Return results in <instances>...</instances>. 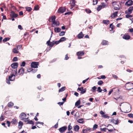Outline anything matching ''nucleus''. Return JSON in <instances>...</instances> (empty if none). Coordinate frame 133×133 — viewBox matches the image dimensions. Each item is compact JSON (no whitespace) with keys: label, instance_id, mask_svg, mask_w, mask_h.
Segmentation results:
<instances>
[{"label":"nucleus","instance_id":"nucleus-1","mask_svg":"<svg viewBox=\"0 0 133 133\" xmlns=\"http://www.w3.org/2000/svg\"><path fill=\"white\" fill-rule=\"evenodd\" d=\"M19 118L21 120L25 122V121L28 119L29 117L28 116L27 117L26 115L24 113L22 112L20 114Z\"/></svg>","mask_w":133,"mask_h":133},{"label":"nucleus","instance_id":"nucleus-2","mask_svg":"<svg viewBox=\"0 0 133 133\" xmlns=\"http://www.w3.org/2000/svg\"><path fill=\"white\" fill-rule=\"evenodd\" d=\"M126 87L128 89H133V83H130L129 82L126 83L125 84Z\"/></svg>","mask_w":133,"mask_h":133},{"label":"nucleus","instance_id":"nucleus-3","mask_svg":"<svg viewBox=\"0 0 133 133\" xmlns=\"http://www.w3.org/2000/svg\"><path fill=\"white\" fill-rule=\"evenodd\" d=\"M38 62H33L31 64V67L32 68H37L38 67Z\"/></svg>","mask_w":133,"mask_h":133},{"label":"nucleus","instance_id":"nucleus-4","mask_svg":"<svg viewBox=\"0 0 133 133\" xmlns=\"http://www.w3.org/2000/svg\"><path fill=\"white\" fill-rule=\"evenodd\" d=\"M122 38L125 40H128L131 37L128 34V33H126L123 35Z\"/></svg>","mask_w":133,"mask_h":133},{"label":"nucleus","instance_id":"nucleus-5","mask_svg":"<svg viewBox=\"0 0 133 133\" xmlns=\"http://www.w3.org/2000/svg\"><path fill=\"white\" fill-rule=\"evenodd\" d=\"M10 16L11 18H16L18 15V14H16L14 11H11Z\"/></svg>","mask_w":133,"mask_h":133},{"label":"nucleus","instance_id":"nucleus-6","mask_svg":"<svg viewBox=\"0 0 133 133\" xmlns=\"http://www.w3.org/2000/svg\"><path fill=\"white\" fill-rule=\"evenodd\" d=\"M66 9L65 8L63 7H60L58 9L57 12L58 13H62L65 11Z\"/></svg>","mask_w":133,"mask_h":133},{"label":"nucleus","instance_id":"nucleus-7","mask_svg":"<svg viewBox=\"0 0 133 133\" xmlns=\"http://www.w3.org/2000/svg\"><path fill=\"white\" fill-rule=\"evenodd\" d=\"M51 39V38H50L49 40L46 43L48 45L50 46L51 47H52L54 45V41H52V42H50Z\"/></svg>","mask_w":133,"mask_h":133},{"label":"nucleus","instance_id":"nucleus-8","mask_svg":"<svg viewBox=\"0 0 133 133\" xmlns=\"http://www.w3.org/2000/svg\"><path fill=\"white\" fill-rule=\"evenodd\" d=\"M24 69L22 68L19 69L18 72V75H23L24 73Z\"/></svg>","mask_w":133,"mask_h":133},{"label":"nucleus","instance_id":"nucleus-9","mask_svg":"<svg viewBox=\"0 0 133 133\" xmlns=\"http://www.w3.org/2000/svg\"><path fill=\"white\" fill-rule=\"evenodd\" d=\"M133 5V1L131 0H129L125 3V5L128 6H130Z\"/></svg>","mask_w":133,"mask_h":133},{"label":"nucleus","instance_id":"nucleus-10","mask_svg":"<svg viewBox=\"0 0 133 133\" xmlns=\"http://www.w3.org/2000/svg\"><path fill=\"white\" fill-rule=\"evenodd\" d=\"M15 75L14 74H11V75L9 77L8 79L10 81H12L15 80Z\"/></svg>","mask_w":133,"mask_h":133},{"label":"nucleus","instance_id":"nucleus-11","mask_svg":"<svg viewBox=\"0 0 133 133\" xmlns=\"http://www.w3.org/2000/svg\"><path fill=\"white\" fill-rule=\"evenodd\" d=\"M76 3V1L75 0H71L70 1V4L71 7L70 8L71 9H72L73 7L75 6V3Z\"/></svg>","mask_w":133,"mask_h":133},{"label":"nucleus","instance_id":"nucleus-12","mask_svg":"<svg viewBox=\"0 0 133 133\" xmlns=\"http://www.w3.org/2000/svg\"><path fill=\"white\" fill-rule=\"evenodd\" d=\"M59 25V21H55L51 24L52 27L58 26Z\"/></svg>","mask_w":133,"mask_h":133},{"label":"nucleus","instance_id":"nucleus-13","mask_svg":"<svg viewBox=\"0 0 133 133\" xmlns=\"http://www.w3.org/2000/svg\"><path fill=\"white\" fill-rule=\"evenodd\" d=\"M67 128V127L66 126H64L59 128V130L61 132H62L65 131Z\"/></svg>","mask_w":133,"mask_h":133},{"label":"nucleus","instance_id":"nucleus-14","mask_svg":"<svg viewBox=\"0 0 133 133\" xmlns=\"http://www.w3.org/2000/svg\"><path fill=\"white\" fill-rule=\"evenodd\" d=\"M18 63L17 62H14L11 65V66L14 69H16L18 67Z\"/></svg>","mask_w":133,"mask_h":133},{"label":"nucleus","instance_id":"nucleus-15","mask_svg":"<svg viewBox=\"0 0 133 133\" xmlns=\"http://www.w3.org/2000/svg\"><path fill=\"white\" fill-rule=\"evenodd\" d=\"M56 19V17L55 16H52L49 18V21L50 22H52L53 23L55 21Z\"/></svg>","mask_w":133,"mask_h":133},{"label":"nucleus","instance_id":"nucleus-16","mask_svg":"<svg viewBox=\"0 0 133 133\" xmlns=\"http://www.w3.org/2000/svg\"><path fill=\"white\" fill-rule=\"evenodd\" d=\"M26 124H34V122L32 120H29L27 119L24 122Z\"/></svg>","mask_w":133,"mask_h":133},{"label":"nucleus","instance_id":"nucleus-17","mask_svg":"<svg viewBox=\"0 0 133 133\" xmlns=\"http://www.w3.org/2000/svg\"><path fill=\"white\" fill-rule=\"evenodd\" d=\"M84 51H79L77 52L76 54L78 56H82L84 54Z\"/></svg>","mask_w":133,"mask_h":133},{"label":"nucleus","instance_id":"nucleus-18","mask_svg":"<svg viewBox=\"0 0 133 133\" xmlns=\"http://www.w3.org/2000/svg\"><path fill=\"white\" fill-rule=\"evenodd\" d=\"M84 35L82 32H81L77 35V37L79 39L82 38L84 37Z\"/></svg>","mask_w":133,"mask_h":133},{"label":"nucleus","instance_id":"nucleus-19","mask_svg":"<svg viewBox=\"0 0 133 133\" xmlns=\"http://www.w3.org/2000/svg\"><path fill=\"white\" fill-rule=\"evenodd\" d=\"M101 44L102 45H107L108 44V41L103 40L101 43Z\"/></svg>","mask_w":133,"mask_h":133},{"label":"nucleus","instance_id":"nucleus-20","mask_svg":"<svg viewBox=\"0 0 133 133\" xmlns=\"http://www.w3.org/2000/svg\"><path fill=\"white\" fill-rule=\"evenodd\" d=\"M118 13V11H116L113 13L112 14L111 16V17L112 18L115 17L117 16V14Z\"/></svg>","mask_w":133,"mask_h":133},{"label":"nucleus","instance_id":"nucleus-21","mask_svg":"<svg viewBox=\"0 0 133 133\" xmlns=\"http://www.w3.org/2000/svg\"><path fill=\"white\" fill-rule=\"evenodd\" d=\"M111 122L115 124H117L118 123V119H117L116 120H115L114 119H112L111 120Z\"/></svg>","mask_w":133,"mask_h":133},{"label":"nucleus","instance_id":"nucleus-22","mask_svg":"<svg viewBox=\"0 0 133 133\" xmlns=\"http://www.w3.org/2000/svg\"><path fill=\"white\" fill-rule=\"evenodd\" d=\"M133 10V6L130 7L128 9V12L129 14H131L132 12V11Z\"/></svg>","mask_w":133,"mask_h":133},{"label":"nucleus","instance_id":"nucleus-23","mask_svg":"<svg viewBox=\"0 0 133 133\" xmlns=\"http://www.w3.org/2000/svg\"><path fill=\"white\" fill-rule=\"evenodd\" d=\"M61 29L58 27L55 28L54 29L55 32L56 33L59 32L61 30Z\"/></svg>","mask_w":133,"mask_h":133},{"label":"nucleus","instance_id":"nucleus-24","mask_svg":"<svg viewBox=\"0 0 133 133\" xmlns=\"http://www.w3.org/2000/svg\"><path fill=\"white\" fill-rule=\"evenodd\" d=\"M79 129L78 125H76L74 127V130L76 131H78Z\"/></svg>","mask_w":133,"mask_h":133},{"label":"nucleus","instance_id":"nucleus-25","mask_svg":"<svg viewBox=\"0 0 133 133\" xmlns=\"http://www.w3.org/2000/svg\"><path fill=\"white\" fill-rule=\"evenodd\" d=\"M102 23L108 25L110 23V21L109 20H103Z\"/></svg>","mask_w":133,"mask_h":133},{"label":"nucleus","instance_id":"nucleus-26","mask_svg":"<svg viewBox=\"0 0 133 133\" xmlns=\"http://www.w3.org/2000/svg\"><path fill=\"white\" fill-rule=\"evenodd\" d=\"M66 87H62L61 89H60L58 90V92H62L65 90Z\"/></svg>","mask_w":133,"mask_h":133},{"label":"nucleus","instance_id":"nucleus-27","mask_svg":"<svg viewBox=\"0 0 133 133\" xmlns=\"http://www.w3.org/2000/svg\"><path fill=\"white\" fill-rule=\"evenodd\" d=\"M26 9V11H28V12H30L31 11L32 9L30 7H26L25 8Z\"/></svg>","mask_w":133,"mask_h":133},{"label":"nucleus","instance_id":"nucleus-28","mask_svg":"<svg viewBox=\"0 0 133 133\" xmlns=\"http://www.w3.org/2000/svg\"><path fill=\"white\" fill-rule=\"evenodd\" d=\"M81 103L80 100L79 99L77 101L75 104V106L76 107H78L79 105H80Z\"/></svg>","mask_w":133,"mask_h":133},{"label":"nucleus","instance_id":"nucleus-29","mask_svg":"<svg viewBox=\"0 0 133 133\" xmlns=\"http://www.w3.org/2000/svg\"><path fill=\"white\" fill-rule=\"evenodd\" d=\"M14 105V103L11 102H9L8 103V107L9 108H11Z\"/></svg>","mask_w":133,"mask_h":133},{"label":"nucleus","instance_id":"nucleus-30","mask_svg":"<svg viewBox=\"0 0 133 133\" xmlns=\"http://www.w3.org/2000/svg\"><path fill=\"white\" fill-rule=\"evenodd\" d=\"M92 89L91 91L93 92H95L96 91V90L97 89V88L95 86L93 87L92 88Z\"/></svg>","mask_w":133,"mask_h":133},{"label":"nucleus","instance_id":"nucleus-31","mask_svg":"<svg viewBox=\"0 0 133 133\" xmlns=\"http://www.w3.org/2000/svg\"><path fill=\"white\" fill-rule=\"evenodd\" d=\"M77 122L80 123H83L84 122L83 119V118L79 119L77 120Z\"/></svg>","mask_w":133,"mask_h":133},{"label":"nucleus","instance_id":"nucleus-32","mask_svg":"<svg viewBox=\"0 0 133 133\" xmlns=\"http://www.w3.org/2000/svg\"><path fill=\"white\" fill-rule=\"evenodd\" d=\"M13 52L15 54L18 53V50L17 49V48H15L13 49Z\"/></svg>","mask_w":133,"mask_h":133},{"label":"nucleus","instance_id":"nucleus-33","mask_svg":"<svg viewBox=\"0 0 133 133\" xmlns=\"http://www.w3.org/2000/svg\"><path fill=\"white\" fill-rule=\"evenodd\" d=\"M17 122V120L15 119H12V121L11 122V123L13 124H14Z\"/></svg>","mask_w":133,"mask_h":133},{"label":"nucleus","instance_id":"nucleus-34","mask_svg":"<svg viewBox=\"0 0 133 133\" xmlns=\"http://www.w3.org/2000/svg\"><path fill=\"white\" fill-rule=\"evenodd\" d=\"M102 6L101 5H99L97 9V11H99L102 8Z\"/></svg>","mask_w":133,"mask_h":133},{"label":"nucleus","instance_id":"nucleus-35","mask_svg":"<svg viewBox=\"0 0 133 133\" xmlns=\"http://www.w3.org/2000/svg\"><path fill=\"white\" fill-rule=\"evenodd\" d=\"M66 39L65 37H63L61 38L59 40L60 42H61L65 41Z\"/></svg>","mask_w":133,"mask_h":133},{"label":"nucleus","instance_id":"nucleus-36","mask_svg":"<svg viewBox=\"0 0 133 133\" xmlns=\"http://www.w3.org/2000/svg\"><path fill=\"white\" fill-rule=\"evenodd\" d=\"M39 8V5H36L35 6L34 9V10H38Z\"/></svg>","mask_w":133,"mask_h":133},{"label":"nucleus","instance_id":"nucleus-37","mask_svg":"<svg viewBox=\"0 0 133 133\" xmlns=\"http://www.w3.org/2000/svg\"><path fill=\"white\" fill-rule=\"evenodd\" d=\"M102 116L104 118H109V116L107 114H105L103 115H102Z\"/></svg>","mask_w":133,"mask_h":133},{"label":"nucleus","instance_id":"nucleus-38","mask_svg":"<svg viewBox=\"0 0 133 133\" xmlns=\"http://www.w3.org/2000/svg\"><path fill=\"white\" fill-rule=\"evenodd\" d=\"M103 82L101 80L99 81L97 83L99 85H101L103 84Z\"/></svg>","mask_w":133,"mask_h":133},{"label":"nucleus","instance_id":"nucleus-39","mask_svg":"<svg viewBox=\"0 0 133 133\" xmlns=\"http://www.w3.org/2000/svg\"><path fill=\"white\" fill-rule=\"evenodd\" d=\"M10 39V38L9 37H6L3 39V42H6L8 41H9Z\"/></svg>","mask_w":133,"mask_h":133},{"label":"nucleus","instance_id":"nucleus-40","mask_svg":"<svg viewBox=\"0 0 133 133\" xmlns=\"http://www.w3.org/2000/svg\"><path fill=\"white\" fill-rule=\"evenodd\" d=\"M85 11L87 13H90L91 12V11L89 9H85Z\"/></svg>","mask_w":133,"mask_h":133},{"label":"nucleus","instance_id":"nucleus-41","mask_svg":"<svg viewBox=\"0 0 133 133\" xmlns=\"http://www.w3.org/2000/svg\"><path fill=\"white\" fill-rule=\"evenodd\" d=\"M110 28H111V30H113L115 28L114 26V25H113L112 23H111L110 24Z\"/></svg>","mask_w":133,"mask_h":133},{"label":"nucleus","instance_id":"nucleus-42","mask_svg":"<svg viewBox=\"0 0 133 133\" xmlns=\"http://www.w3.org/2000/svg\"><path fill=\"white\" fill-rule=\"evenodd\" d=\"M86 89L85 88L83 89H82V91L81 92V93L82 94H83L84 93H85L86 92Z\"/></svg>","mask_w":133,"mask_h":133},{"label":"nucleus","instance_id":"nucleus-43","mask_svg":"<svg viewBox=\"0 0 133 133\" xmlns=\"http://www.w3.org/2000/svg\"><path fill=\"white\" fill-rule=\"evenodd\" d=\"M98 2V0H93V5H95Z\"/></svg>","mask_w":133,"mask_h":133},{"label":"nucleus","instance_id":"nucleus-44","mask_svg":"<svg viewBox=\"0 0 133 133\" xmlns=\"http://www.w3.org/2000/svg\"><path fill=\"white\" fill-rule=\"evenodd\" d=\"M22 45H19L16 46V48H17V50H18L22 48Z\"/></svg>","mask_w":133,"mask_h":133},{"label":"nucleus","instance_id":"nucleus-45","mask_svg":"<svg viewBox=\"0 0 133 133\" xmlns=\"http://www.w3.org/2000/svg\"><path fill=\"white\" fill-rule=\"evenodd\" d=\"M65 32L64 31H62L59 34V35L60 36H62L65 35Z\"/></svg>","mask_w":133,"mask_h":133},{"label":"nucleus","instance_id":"nucleus-46","mask_svg":"<svg viewBox=\"0 0 133 133\" xmlns=\"http://www.w3.org/2000/svg\"><path fill=\"white\" fill-rule=\"evenodd\" d=\"M12 71L13 73L12 74H14L15 75H16L17 73V70L16 69L14 70H12Z\"/></svg>","mask_w":133,"mask_h":133},{"label":"nucleus","instance_id":"nucleus-47","mask_svg":"<svg viewBox=\"0 0 133 133\" xmlns=\"http://www.w3.org/2000/svg\"><path fill=\"white\" fill-rule=\"evenodd\" d=\"M102 90L101 89V88L100 87H99L97 88V91L99 92H102Z\"/></svg>","mask_w":133,"mask_h":133},{"label":"nucleus","instance_id":"nucleus-48","mask_svg":"<svg viewBox=\"0 0 133 133\" xmlns=\"http://www.w3.org/2000/svg\"><path fill=\"white\" fill-rule=\"evenodd\" d=\"M98 127V125H97L96 124H95L93 126V130H94L97 129Z\"/></svg>","mask_w":133,"mask_h":133},{"label":"nucleus","instance_id":"nucleus-49","mask_svg":"<svg viewBox=\"0 0 133 133\" xmlns=\"http://www.w3.org/2000/svg\"><path fill=\"white\" fill-rule=\"evenodd\" d=\"M107 129L105 128H101L100 130L101 131H103L105 132L106 131V130Z\"/></svg>","mask_w":133,"mask_h":133},{"label":"nucleus","instance_id":"nucleus-50","mask_svg":"<svg viewBox=\"0 0 133 133\" xmlns=\"http://www.w3.org/2000/svg\"><path fill=\"white\" fill-rule=\"evenodd\" d=\"M125 17L126 18H131L132 16V15H127L125 16Z\"/></svg>","mask_w":133,"mask_h":133},{"label":"nucleus","instance_id":"nucleus-51","mask_svg":"<svg viewBox=\"0 0 133 133\" xmlns=\"http://www.w3.org/2000/svg\"><path fill=\"white\" fill-rule=\"evenodd\" d=\"M26 64L25 62L24 61H23L22 62V64H21L20 65L21 66H24Z\"/></svg>","mask_w":133,"mask_h":133},{"label":"nucleus","instance_id":"nucleus-52","mask_svg":"<svg viewBox=\"0 0 133 133\" xmlns=\"http://www.w3.org/2000/svg\"><path fill=\"white\" fill-rule=\"evenodd\" d=\"M72 127L70 124L68 126V130L69 131H70L72 129Z\"/></svg>","mask_w":133,"mask_h":133},{"label":"nucleus","instance_id":"nucleus-53","mask_svg":"<svg viewBox=\"0 0 133 133\" xmlns=\"http://www.w3.org/2000/svg\"><path fill=\"white\" fill-rule=\"evenodd\" d=\"M18 60V58L17 57H14L12 61L13 62L16 61Z\"/></svg>","mask_w":133,"mask_h":133},{"label":"nucleus","instance_id":"nucleus-54","mask_svg":"<svg viewBox=\"0 0 133 133\" xmlns=\"http://www.w3.org/2000/svg\"><path fill=\"white\" fill-rule=\"evenodd\" d=\"M4 119V116H3L2 115L0 117V121H3Z\"/></svg>","mask_w":133,"mask_h":133},{"label":"nucleus","instance_id":"nucleus-55","mask_svg":"<svg viewBox=\"0 0 133 133\" xmlns=\"http://www.w3.org/2000/svg\"><path fill=\"white\" fill-rule=\"evenodd\" d=\"M37 69H32L31 72L33 73H34L36 72L37 71Z\"/></svg>","mask_w":133,"mask_h":133},{"label":"nucleus","instance_id":"nucleus-56","mask_svg":"<svg viewBox=\"0 0 133 133\" xmlns=\"http://www.w3.org/2000/svg\"><path fill=\"white\" fill-rule=\"evenodd\" d=\"M60 42H61L59 40V41H54V44H55L56 45L58 44Z\"/></svg>","mask_w":133,"mask_h":133},{"label":"nucleus","instance_id":"nucleus-57","mask_svg":"<svg viewBox=\"0 0 133 133\" xmlns=\"http://www.w3.org/2000/svg\"><path fill=\"white\" fill-rule=\"evenodd\" d=\"M113 77L115 79H117L118 78V77L116 75L114 74L112 75Z\"/></svg>","mask_w":133,"mask_h":133},{"label":"nucleus","instance_id":"nucleus-58","mask_svg":"<svg viewBox=\"0 0 133 133\" xmlns=\"http://www.w3.org/2000/svg\"><path fill=\"white\" fill-rule=\"evenodd\" d=\"M58 127V123H56L54 126V128L55 129L57 128Z\"/></svg>","mask_w":133,"mask_h":133},{"label":"nucleus","instance_id":"nucleus-59","mask_svg":"<svg viewBox=\"0 0 133 133\" xmlns=\"http://www.w3.org/2000/svg\"><path fill=\"white\" fill-rule=\"evenodd\" d=\"M128 116L130 117H133V115L132 114H129L128 115Z\"/></svg>","mask_w":133,"mask_h":133},{"label":"nucleus","instance_id":"nucleus-60","mask_svg":"<svg viewBox=\"0 0 133 133\" xmlns=\"http://www.w3.org/2000/svg\"><path fill=\"white\" fill-rule=\"evenodd\" d=\"M129 30L130 32H132V35L133 36V28H131V29H129Z\"/></svg>","mask_w":133,"mask_h":133},{"label":"nucleus","instance_id":"nucleus-61","mask_svg":"<svg viewBox=\"0 0 133 133\" xmlns=\"http://www.w3.org/2000/svg\"><path fill=\"white\" fill-rule=\"evenodd\" d=\"M89 77L86 79L83 80L82 81L83 83V84L85 83V82L89 79Z\"/></svg>","mask_w":133,"mask_h":133},{"label":"nucleus","instance_id":"nucleus-62","mask_svg":"<svg viewBox=\"0 0 133 133\" xmlns=\"http://www.w3.org/2000/svg\"><path fill=\"white\" fill-rule=\"evenodd\" d=\"M83 89V87H82L80 88L78 87V88L77 89L78 90H79V91H81V92Z\"/></svg>","mask_w":133,"mask_h":133},{"label":"nucleus","instance_id":"nucleus-63","mask_svg":"<svg viewBox=\"0 0 133 133\" xmlns=\"http://www.w3.org/2000/svg\"><path fill=\"white\" fill-rule=\"evenodd\" d=\"M114 9L115 10H119V8L118 7L115 6H114Z\"/></svg>","mask_w":133,"mask_h":133},{"label":"nucleus","instance_id":"nucleus-64","mask_svg":"<svg viewBox=\"0 0 133 133\" xmlns=\"http://www.w3.org/2000/svg\"><path fill=\"white\" fill-rule=\"evenodd\" d=\"M83 133H87L88 131H87L85 129H83L82 130Z\"/></svg>","mask_w":133,"mask_h":133}]
</instances>
